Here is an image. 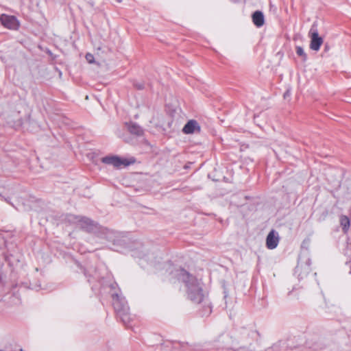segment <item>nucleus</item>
I'll return each mask as SVG.
<instances>
[{
    "instance_id": "obj_1",
    "label": "nucleus",
    "mask_w": 351,
    "mask_h": 351,
    "mask_svg": "<svg viewBox=\"0 0 351 351\" xmlns=\"http://www.w3.org/2000/svg\"><path fill=\"white\" fill-rule=\"evenodd\" d=\"M176 276L184 284L188 298L194 303H200L205 296L201 281L183 269H177Z\"/></svg>"
},
{
    "instance_id": "obj_2",
    "label": "nucleus",
    "mask_w": 351,
    "mask_h": 351,
    "mask_svg": "<svg viewBox=\"0 0 351 351\" xmlns=\"http://www.w3.org/2000/svg\"><path fill=\"white\" fill-rule=\"evenodd\" d=\"M117 287V284L116 282H113L110 285L112 304L115 311L121 317L123 322L126 324L129 321V307L125 299L115 290Z\"/></svg>"
},
{
    "instance_id": "obj_3",
    "label": "nucleus",
    "mask_w": 351,
    "mask_h": 351,
    "mask_svg": "<svg viewBox=\"0 0 351 351\" xmlns=\"http://www.w3.org/2000/svg\"><path fill=\"white\" fill-rule=\"evenodd\" d=\"M308 36L311 38L310 48L312 50L318 51L323 43V38L319 36L316 23L312 25Z\"/></svg>"
},
{
    "instance_id": "obj_4",
    "label": "nucleus",
    "mask_w": 351,
    "mask_h": 351,
    "mask_svg": "<svg viewBox=\"0 0 351 351\" xmlns=\"http://www.w3.org/2000/svg\"><path fill=\"white\" fill-rule=\"evenodd\" d=\"M0 22L4 27L12 30H17L20 27V22L14 16L2 14L0 16Z\"/></svg>"
},
{
    "instance_id": "obj_5",
    "label": "nucleus",
    "mask_w": 351,
    "mask_h": 351,
    "mask_svg": "<svg viewBox=\"0 0 351 351\" xmlns=\"http://www.w3.org/2000/svg\"><path fill=\"white\" fill-rule=\"evenodd\" d=\"M75 219L77 225L86 232H91L97 228V224L88 218L78 216L75 217Z\"/></svg>"
},
{
    "instance_id": "obj_6",
    "label": "nucleus",
    "mask_w": 351,
    "mask_h": 351,
    "mask_svg": "<svg viewBox=\"0 0 351 351\" xmlns=\"http://www.w3.org/2000/svg\"><path fill=\"white\" fill-rule=\"evenodd\" d=\"M101 162L105 164L111 165L117 168L121 166H128L130 164L126 160L121 159L116 156L103 157Z\"/></svg>"
},
{
    "instance_id": "obj_7",
    "label": "nucleus",
    "mask_w": 351,
    "mask_h": 351,
    "mask_svg": "<svg viewBox=\"0 0 351 351\" xmlns=\"http://www.w3.org/2000/svg\"><path fill=\"white\" fill-rule=\"evenodd\" d=\"M280 241V236L277 231L271 230L266 238V247L269 250H274L277 247Z\"/></svg>"
},
{
    "instance_id": "obj_8",
    "label": "nucleus",
    "mask_w": 351,
    "mask_h": 351,
    "mask_svg": "<svg viewBox=\"0 0 351 351\" xmlns=\"http://www.w3.org/2000/svg\"><path fill=\"white\" fill-rule=\"evenodd\" d=\"M200 131V126L197 121L191 119L189 120L184 126L182 132L184 134H190Z\"/></svg>"
},
{
    "instance_id": "obj_9",
    "label": "nucleus",
    "mask_w": 351,
    "mask_h": 351,
    "mask_svg": "<svg viewBox=\"0 0 351 351\" xmlns=\"http://www.w3.org/2000/svg\"><path fill=\"white\" fill-rule=\"evenodd\" d=\"M252 21L257 27H262L265 23L263 13L261 11L254 12L252 14Z\"/></svg>"
},
{
    "instance_id": "obj_10",
    "label": "nucleus",
    "mask_w": 351,
    "mask_h": 351,
    "mask_svg": "<svg viewBox=\"0 0 351 351\" xmlns=\"http://www.w3.org/2000/svg\"><path fill=\"white\" fill-rule=\"evenodd\" d=\"M128 130L133 134L140 136L143 134V130L141 128L134 123H130L126 124Z\"/></svg>"
},
{
    "instance_id": "obj_11",
    "label": "nucleus",
    "mask_w": 351,
    "mask_h": 351,
    "mask_svg": "<svg viewBox=\"0 0 351 351\" xmlns=\"http://www.w3.org/2000/svg\"><path fill=\"white\" fill-rule=\"evenodd\" d=\"M340 224H341V226L342 227L343 232L344 233H347L349 230L350 226V222L349 218L346 215L341 216Z\"/></svg>"
},
{
    "instance_id": "obj_12",
    "label": "nucleus",
    "mask_w": 351,
    "mask_h": 351,
    "mask_svg": "<svg viewBox=\"0 0 351 351\" xmlns=\"http://www.w3.org/2000/svg\"><path fill=\"white\" fill-rule=\"evenodd\" d=\"M296 53L298 56L302 57L304 60H306V54L302 47H296Z\"/></svg>"
},
{
    "instance_id": "obj_13",
    "label": "nucleus",
    "mask_w": 351,
    "mask_h": 351,
    "mask_svg": "<svg viewBox=\"0 0 351 351\" xmlns=\"http://www.w3.org/2000/svg\"><path fill=\"white\" fill-rule=\"evenodd\" d=\"M102 231L104 232V238H106L108 240L112 239V237L110 235L112 234V232L111 231L108 230L106 228H103Z\"/></svg>"
},
{
    "instance_id": "obj_14",
    "label": "nucleus",
    "mask_w": 351,
    "mask_h": 351,
    "mask_svg": "<svg viewBox=\"0 0 351 351\" xmlns=\"http://www.w3.org/2000/svg\"><path fill=\"white\" fill-rule=\"evenodd\" d=\"M86 60H87L88 62H90V63H92V62H93V61H94V57H93V56L92 54H90V53H87V54L86 55Z\"/></svg>"
},
{
    "instance_id": "obj_15",
    "label": "nucleus",
    "mask_w": 351,
    "mask_h": 351,
    "mask_svg": "<svg viewBox=\"0 0 351 351\" xmlns=\"http://www.w3.org/2000/svg\"><path fill=\"white\" fill-rule=\"evenodd\" d=\"M135 86L138 88V89H142L143 88V85L141 84H135Z\"/></svg>"
},
{
    "instance_id": "obj_16",
    "label": "nucleus",
    "mask_w": 351,
    "mask_h": 351,
    "mask_svg": "<svg viewBox=\"0 0 351 351\" xmlns=\"http://www.w3.org/2000/svg\"><path fill=\"white\" fill-rule=\"evenodd\" d=\"M20 351H23V350L22 349H21Z\"/></svg>"
}]
</instances>
